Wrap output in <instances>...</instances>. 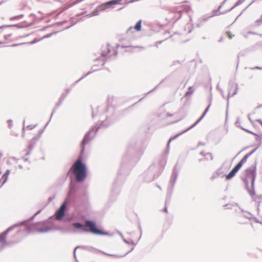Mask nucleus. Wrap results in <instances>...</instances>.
<instances>
[{"label": "nucleus", "instance_id": "f257e3e1", "mask_svg": "<svg viewBox=\"0 0 262 262\" xmlns=\"http://www.w3.org/2000/svg\"><path fill=\"white\" fill-rule=\"evenodd\" d=\"M100 126L92 127L84 136V137L80 143L81 151L79 158L73 165L71 170H73L76 176L77 181L79 182H82L86 178L87 174V169L86 165L82 161L81 158L85 151V146L88 144L95 136Z\"/></svg>", "mask_w": 262, "mask_h": 262}, {"label": "nucleus", "instance_id": "f03ea898", "mask_svg": "<svg viewBox=\"0 0 262 262\" xmlns=\"http://www.w3.org/2000/svg\"><path fill=\"white\" fill-rule=\"evenodd\" d=\"M115 108L112 105H108L106 108L102 106H98L95 109H92V118H95L100 114L99 120L101 126L107 127L114 121L112 116L114 115Z\"/></svg>", "mask_w": 262, "mask_h": 262}, {"label": "nucleus", "instance_id": "7ed1b4c3", "mask_svg": "<svg viewBox=\"0 0 262 262\" xmlns=\"http://www.w3.org/2000/svg\"><path fill=\"white\" fill-rule=\"evenodd\" d=\"M85 225L80 222H77L72 223V227L77 230H82L85 232H91L95 235H105L109 233L100 230L97 226L96 223L90 220H87L85 222Z\"/></svg>", "mask_w": 262, "mask_h": 262}, {"label": "nucleus", "instance_id": "20e7f679", "mask_svg": "<svg viewBox=\"0 0 262 262\" xmlns=\"http://www.w3.org/2000/svg\"><path fill=\"white\" fill-rule=\"evenodd\" d=\"M125 157H123V161L121 164L120 168L118 172V176L116 180L113 183L112 193L114 192L115 194H118L120 192L118 185H121L124 182V177L127 175L130 171V168L124 163Z\"/></svg>", "mask_w": 262, "mask_h": 262}, {"label": "nucleus", "instance_id": "39448f33", "mask_svg": "<svg viewBox=\"0 0 262 262\" xmlns=\"http://www.w3.org/2000/svg\"><path fill=\"white\" fill-rule=\"evenodd\" d=\"M36 216V215H35L34 214L29 219L18 222V223L19 226H24L28 233L32 232L33 230H36L37 232L40 233L48 232L52 230V227L49 226H46L43 227H39L40 225H34V224L35 223H31L30 222L34 220Z\"/></svg>", "mask_w": 262, "mask_h": 262}, {"label": "nucleus", "instance_id": "423d86ee", "mask_svg": "<svg viewBox=\"0 0 262 262\" xmlns=\"http://www.w3.org/2000/svg\"><path fill=\"white\" fill-rule=\"evenodd\" d=\"M248 177L251 180V189L249 188L248 182L247 180H244L245 183L246 188L251 195H255L254 191V182L256 178V168H249L247 169Z\"/></svg>", "mask_w": 262, "mask_h": 262}, {"label": "nucleus", "instance_id": "0eeeda50", "mask_svg": "<svg viewBox=\"0 0 262 262\" xmlns=\"http://www.w3.org/2000/svg\"><path fill=\"white\" fill-rule=\"evenodd\" d=\"M79 189V186L76 181L71 180L70 184V190L68 193L67 197L65 200V202L68 203L74 202L76 198V191Z\"/></svg>", "mask_w": 262, "mask_h": 262}, {"label": "nucleus", "instance_id": "6e6552de", "mask_svg": "<svg viewBox=\"0 0 262 262\" xmlns=\"http://www.w3.org/2000/svg\"><path fill=\"white\" fill-rule=\"evenodd\" d=\"M210 105H211V102H210L209 104L207 107V108L205 109V110L203 112V113L202 115V116L200 117V118L196 121H195L192 125H191L190 127H189L187 129L184 130L182 132H181V133H180L179 134H176L173 137H171V138H170L169 139V140L168 141L167 144V149H166L167 153L169 152V144H170V142H171V141L172 140L176 139L177 138H178L179 136H180L182 134L186 133L188 130H190V129H191L193 127H194L195 125H196L203 119V118L205 117V116L206 115V113L208 111V110H209V108Z\"/></svg>", "mask_w": 262, "mask_h": 262}, {"label": "nucleus", "instance_id": "1a4fd4ad", "mask_svg": "<svg viewBox=\"0 0 262 262\" xmlns=\"http://www.w3.org/2000/svg\"><path fill=\"white\" fill-rule=\"evenodd\" d=\"M158 168L155 165L151 164L148 168L143 173V177L146 182L152 181L155 177H158Z\"/></svg>", "mask_w": 262, "mask_h": 262}, {"label": "nucleus", "instance_id": "9d476101", "mask_svg": "<svg viewBox=\"0 0 262 262\" xmlns=\"http://www.w3.org/2000/svg\"><path fill=\"white\" fill-rule=\"evenodd\" d=\"M178 170L176 167V166H174L172 169V171L171 173L170 179L169 181V184L170 185V186L168 187L167 189V194L168 195V198H167L165 202V204L166 205L167 203L170 201V199L171 197V195L172 194L175 183L177 181V177L178 176Z\"/></svg>", "mask_w": 262, "mask_h": 262}, {"label": "nucleus", "instance_id": "9b49d317", "mask_svg": "<svg viewBox=\"0 0 262 262\" xmlns=\"http://www.w3.org/2000/svg\"><path fill=\"white\" fill-rule=\"evenodd\" d=\"M66 203H67L64 201V202L60 206L59 209L55 212V217L57 220H62L65 215L64 210L66 208Z\"/></svg>", "mask_w": 262, "mask_h": 262}, {"label": "nucleus", "instance_id": "f8f14e48", "mask_svg": "<svg viewBox=\"0 0 262 262\" xmlns=\"http://www.w3.org/2000/svg\"><path fill=\"white\" fill-rule=\"evenodd\" d=\"M121 1L122 0H111L100 5L99 8H100L102 11H104L112 5L120 4Z\"/></svg>", "mask_w": 262, "mask_h": 262}, {"label": "nucleus", "instance_id": "ddd939ff", "mask_svg": "<svg viewBox=\"0 0 262 262\" xmlns=\"http://www.w3.org/2000/svg\"><path fill=\"white\" fill-rule=\"evenodd\" d=\"M20 226L19 224L17 223L13 225L12 226L9 227L7 230H6L4 232H3L2 234V239L3 241H5L6 239V236L11 231H12L15 228Z\"/></svg>", "mask_w": 262, "mask_h": 262}, {"label": "nucleus", "instance_id": "4468645a", "mask_svg": "<svg viewBox=\"0 0 262 262\" xmlns=\"http://www.w3.org/2000/svg\"><path fill=\"white\" fill-rule=\"evenodd\" d=\"M78 249H82L88 251H91L92 249H93L92 247H90L86 246H78L76 247L74 250L73 254L76 262H78L76 255V250Z\"/></svg>", "mask_w": 262, "mask_h": 262}, {"label": "nucleus", "instance_id": "2eb2a0df", "mask_svg": "<svg viewBox=\"0 0 262 262\" xmlns=\"http://www.w3.org/2000/svg\"><path fill=\"white\" fill-rule=\"evenodd\" d=\"M53 219V216L50 217L48 219L45 221L36 222L34 223V225H42L44 227L46 226V224L48 223H51L52 221V220Z\"/></svg>", "mask_w": 262, "mask_h": 262}, {"label": "nucleus", "instance_id": "dca6fc26", "mask_svg": "<svg viewBox=\"0 0 262 262\" xmlns=\"http://www.w3.org/2000/svg\"><path fill=\"white\" fill-rule=\"evenodd\" d=\"M256 148H255L249 153L245 155L240 161L242 162L243 164H244L247 161L248 158L256 151Z\"/></svg>", "mask_w": 262, "mask_h": 262}, {"label": "nucleus", "instance_id": "f3484780", "mask_svg": "<svg viewBox=\"0 0 262 262\" xmlns=\"http://www.w3.org/2000/svg\"><path fill=\"white\" fill-rule=\"evenodd\" d=\"M102 10L100 8L99 5L97 7V8L90 14H88V16L89 17L93 16H96L99 15V12L102 11Z\"/></svg>", "mask_w": 262, "mask_h": 262}, {"label": "nucleus", "instance_id": "a211bd4d", "mask_svg": "<svg viewBox=\"0 0 262 262\" xmlns=\"http://www.w3.org/2000/svg\"><path fill=\"white\" fill-rule=\"evenodd\" d=\"M37 139L38 138L36 137H34L32 139L31 141L28 146V150L32 151L36 144V141L37 140Z\"/></svg>", "mask_w": 262, "mask_h": 262}, {"label": "nucleus", "instance_id": "6ab92c4d", "mask_svg": "<svg viewBox=\"0 0 262 262\" xmlns=\"http://www.w3.org/2000/svg\"><path fill=\"white\" fill-rule=\"evenodd\" d=\"M108 45L107 46H105L103 48V50H102V52L101 53V55L102 57H105L108 53H110L111 50L108 47Z\"/></svg>", "mask_w": 262, "mask_h": 262}, {"label": "nucleus", "instance_id": "aec40b11", "mask_svg": "<svg viewBox=\"0 0 262 262\" xmlns=\"http://www.w3.org/2000/svg\"><path fill=\"white\" fill-rule=\"evenodd\" d=\"M134 247L132 248L128 252H126L124 255H115V254H110L106 253L105 252H103V253L104 254H105V255H109V256H113L114 257L118 258H121V257H123L125 256V255L128 254L129 253H130L131 251H132L134 250Z\"/></svg>", "mask_w": 262, "mask_h": 262}, {"label": "nucleus", "instance_id": "412c9836", "mask_svg": "<svg viewBox=\"0 0 262 262\" xmlns=\"http://www.w3.org/2000/svg\"><path fill=\"white\" fill-rule=\"evenodd\" d=\"M235 90L234 91V92L231 94V90H229V93H228V98H227V102H228L229 101V98L230 97H232L234 95H235L237 92V90H238V85L237 84L235 83ZM228 106V102H227V106Z\"/></svg>", "mask_w": 262, "mask_h": 262}, {"label": "nucleus", "instance_id": "4be33fe9", "mask_svg": "<svg viewBox=\"0 0 262 262\" xmlns=\"http://www.w3.org/2000/svg\"><path fill=\"white\" fill-rule=\"evenodd\" d=\"M237 173L235 171L232 169L228 174L226 176V179L227 180H230L232 179Z\"/></svg>", "mask_w": 262, "mask_h": 262}, {"label": "nucleus", "instance_id": "5701e85b", "mask_svg": "<svg viewBox=\"0 0 262 262\" xmlns=\"http://www.w3.org/2000/svg\"><path fill=\"white\" fill-rule=\"evenodd\" d=\"M237 173L235 171L232 169L228 174L226 176V179L227 180H230L232 179Z\"/></svg>", "mask_w": 262, "mask_h": 262}, {"label": "nucleus", "instance_id": "b1692460", "mask_svg": "<svg viewBox=\"0 0 262 262\" xmlns=\"http://www.w3.org/2000/svg\"><path fill=\"white\" fill-rule=\"evenodd\" d=\"M141 24L142 20L140 19L137 21L134 28L138 31H140L142 27Z\"/></svg>", "mask_w": 262, "mask_h": 262}, {"label": "nucleus", "instance_id": "393cba45", "mask_svg": "<svg viewBox=\"0 0 262 262\" xmlns=\"http://www.w3.org/2000/svg\"><path fill=\"white\" fill-rule=\"evenodd\" d=\"M163 81H164V80H163L162 81H161V82H160L158 85H157V86H155V88H154L152 90H151V91H149L148 92H147V93H146V94H144V97H143V98H141V99H140L139 100L138 102H140V101H141L144 99V98L145 97H146V96L148 94H149V93H151L152 92L154 91L155 90H156L158 88L159 85L161 83H162Z\"/></svg>", "mask_w": 262, "mask_h": 262}, {"label": "nucleus", "instance_id": "a878e982", "mask_svg": "<svg viewBox=\"0 0 262 262\" xmlns=\"http://www.w3.org/2000/svg\"><path fill=\"white\" fill-rule=\"evenodd\" d=\"M119 234H120V236H121L122 239L123 240L124 242L126 244H128V245L129 244L133 245L134 246H135L136 245V244H135L134 241H132L131 242H129L128 241L125 239L123 234L121 233H120Z\"/></svg>", "mask_w": 262, "mask_h": 262}, {"label": "nucleus", "instance_id": "bb28decb", "mask_svg": "<svg viewBox=\"0 0 262 262\" xmlns=\"http://www.w3.org/2000/svg\"><path fill=\"white\" fill-rule=\"evenodd\" d=\"M245 2V0H238L237 2L234 4V5L231 8L230 10H229L228 11H230L236 7L237 6L241 5L242 3H243Z\"/></svg>", "mask_w": 262, "mask_h": 262}, {"label": "nucleus", "instance_id": "cd10ccee", "mask_svg": "<svg viewBox=\"0 0 262 262\" xmlns=\"http://www.w3.org/2000/svg\"><path fill=\"white\" fill-rule=\"evenodd\" d=\"M245 2V0H238L237 2L234 4V5L231 8L230 10H229L228 11H230L236 7L237 6L241 5L242 3H243Z\"/></svg>", "mask_w": 262, "mask_h": 262}, {"label": "nucleus", "instance_id": "c85d7f7f", "mask_svg": "<svg viewBox=\"0 0 262 262\" xmlns=\"http://www.w3.org/2000/svg\"><path fill=\"white\" fill-rule=\"evenodd\" d=\"M245 2V0H238L237 2L234 4V5L231 8L230 10H229L228 11H230L236 7L237 6L241 5L242 3H243Z\"/></svg>", "mask_w": 262, "mask_h": 262}, {"label": "nucleus", "instance_id": "c756f323", "mask_svg": "<svg viewBox=\"0 0 262 262\" xmlns=\"http://www.w3.org/2000/svg\"><path fill=\"white\" fill-rule=\"evenodd\" d=\"M194 89L192 86L188 88V91L185 93V96H187L189 95L192 94L193 93Z\"/></svg>", "mask_w": 262, "mask_h": 262}, {"label": "nucleus", "instance_id": "7c9ffc66", "mask_svg": "<svg viewBox=\"0 0 262 262\" xmlns=\"http://www.w3.org/2000/svg\"><path fill=\"white\" fill-rule=\"evenodd\" d=\"M8 178L5 177V176H2V177L1 181V184L3 186L7 181Z\"/></svg>", "mask_w": 262, "mask_h": 262}, {"label": "nucleus", "instance_id": "2f4dec72", "mask_svg": "<svg viewBox=\"0 0 262 262\" xmlns=\"http://www.w3.org/2000/svg\"><path fill=\"white\" fill-rule=\"evenodd\" d=\"M7 245V243L6 241L2 242L0 245V251H2L4 249V248Z\"/></svg>", "mask_w": 262, "mask_h": 262}, {"label": "nucleus", "instance_id": "473e14b6", "mask_svg": "<svg viewBox=\"0 0 262 262\" xmlns=\"http://www.w3.org/2000/svg\"><path fill=\"white\" fill-rule=\"evenodd\" d=\"M220 170H221V169H217V170L216 171L215 173H214V174L212 175V179L215 178H216L218 176H219Z\"/></svg>", "mask_w": 262, "mask_h": 262}, {"label": "nucleus", "instance_id": "72a5a7b5", "mask_svg": "<svg viewBox=\"0 0 262 262\" xmlns=\"http://www.w3.org/2000/svg\"><path fill=\"white\" fill-rule=\"evenodd\" d=\"M17 25H3L0 27V30L7 27H17Z\"/></svg>", "mask_w": 262, "mask_h": 262}, {"label": "nucleus", "instance_id": "f704fd0d", "mask_svg": "<svg viewBox=\"0 0 262 262\" xmlns=\"http://www.w3.org/2000/svg\"><path fill=\"white\" fill-rule=\"evenodd\" d=\"M121 47L123 48H128V47H131V46L130 45V43H122Z\"/></svg>", "mask_w": 262, "mask_h": 262}, {"label": "nucleus", "instance_id": "c9c22d12", "mask_svg": "<svg viewBox=\"0 0 262 262\" xmlns=\"http://www.w3.org/2000/svg\"><path fill=\"white\" fill-rule=\"evenodd\" d=\"M10 173V170L9 169H7L5 172L3 174V176H5L6 178H8V176Z\"/></svg>", "mask_w": 262, "mask_h": 262}, {"label": "nucleus", "instance_id": "e433bc0d", "mask_svg": "<svg viewBox=\"0 0 262 262\" xmlns=\"http://www.w3.org/2000/svg\"><path fill=\"white\" fill-rule=\"evenodd\" d=\"M7 122L8 123V127L9 128H11L12 126V125H13V121L11 119H9L7 121Z\"/></svg>", "mask_w": 262, "mask_h": 262}, {"label": "nucleus", "instance_id": "4c0bfd02", "mask_svg": "<svg viewBox=\"0 0 262 262\" xmlns=\"http://www.w3.org/2000/svg\"><path fill=\"white\" fill-rule=\"evenodd\" d=\"M249 69L251 70H262V67L256 66V67H253V68H249Z\"/></svg>", "mask_w": 262, "mask_h": 262}, {"label": "nucleus", "instance_id": "58836bf2", "mask_svg": "<svg viewBox=\"0 0 262 262\" xmlns=\"http://www.w3.org/2000/svg\"><path fill=\"white\" fill-rule=\"evenodd\" d=\"M54 34V33H51L49 34H48L46 35L45 36H43L42 38H40V39H42L43 38H49L52 36V35Z\"/></svg>", "mask_w": 262, "mask_h": 262}, {"label": "nucleus", "instance_id": "ea45409f", "mask_svg": "<svg viewBox=\"0 0 262 262\" xmlns=\"http://www.w3.org/2000/svg\"><path fill=\"white\" fill-rule=\"evenodd\" d=\"M67 95L64 94V93H63L61 96H60V97L59 98V99L62 101H63V100H64V99L66 98V97H67Z\"/></svg>", "mask_w": 262, "mask_h": 262}, {"label": "nucleus", "instance_id": "a19ab883", "mask_svg": "<svg viewBox=\"0 0 262 262\" xmlns=\"http://www.w3.org/2000/svg\"><path fill=\"white\" fill-rule=\"evenodd\" d=\"M244 164L241 162V161H239L236 165L235 166L238 168V169L239 170L240 168L242 167L243 165Z\"/></svg>", "mask_w": 262, "mask_h": 262}, {"label": "nucleus", "instance_id": "79ce46f5", "mask_svg": "<svg viewBox=\"0 0 262 262\" xmlns=\"http://www.w3.org/2000/svg\"><path fill=\"white\" fill-rule=\"evenodd\" d=\"M63 101H61L59 99V101L58 102L56 103V108H57V107H58L62 103Z\"/></svg>", "mask_w": 262, "mask_h": 262}, {"label": "nucleus", "instance_id": "37998d69", "mask_svg": "<svg viewBox=\"0 0 262 262\" xmlns=\"http://www.w3.org/2000/svg\"><path fill=\"white\" fill-rule=\"evenodd\" d=\"M80 80L78 79V80L75 81L72 84H71V88H73L75 86L76 84H77Z\"/></svg>", "mask_w": 262, "mask_h": 262}, {"label": "nucleus", "instance_id": "c03bdc74", "mask_svg": "<svg viewBox=\"0 0 262 262\" xmlns=\"http://www.w3.org/2000/svg\"><path fill=\"white\" fill-rule=\"evenodd\" d=\"M67 22V20H63V21H60V22H58L56 24V25L57 26H60V25H63V24H64L65 23Z\"/></svg>", "mask_w": 262, "mask_h": 262}, {"label": "nucleus", "instance_id": "a18cd8bd", "mask_svg": "<svg viewBox=\"0 0 262 262\" xmlns=\"http://www.w3.org/2000/svg\"><path fill=\"white\" fill-rule=\"evenodd\" d=\"M40 40H41L40 39H37V38H35L33 41L30 42L29 43L33 44V43H35L38 42V41H39Z\"/></svg>", "mask_w": 262, "mask_h": 262}, {"label": "nucleus", "instance_id": "49530a36", "mask_svg": "<svg viewBox=\"0 0 262 262\" xmlns=\"http://www.w3.org/2000/svg\"><path fill=\"white\" fill-rule=\"evenodd\" d=\"M222 6H222V5H221L219 7V8H218V10H216L214 11V15H219V14H217L218 10H220V9L221 8V7H222Z\"/></svg>", "mask_w": 262, "mask_h": 262}, {"label": "nucleus", "instance_id": "de8ad7c7", "mask_svg": "<svg viewBox=\"0 0 262 262\" xmlns=\"http://www.w3.org/2000/svg\"><path fill=\"white\" fill-rule=\"evenodd\" d=\"M205 155H206V156H209L210 157V160H213V156H212V155L211 154V153H210V152H207V153H205Z\"/></svg>", "mask_w": 262, "mask_h": 262}, {"label": "nucleus", "instance_id": "09e8293b", "mask_svg": "<svg viewBox=\"0 0 262 262\" xmlns=\"http://www.w3.org/2000/svg\"><path fill=\"white\" fill-rule=\"evenodd\" d=\"M36 126V125H28L27 126V128H29L30 129H32L33 128H34V127H35V126Z\"/></svg>", "mask_w": 262, "mask_h": 262}, {"label": "nucleus", "instance_id": "8fccbe9b", "mask_svg": "<svg viewBox=\"0 0 262 262\" xmlns=\"http://www.w3.org/2000/svg\"><path fill=\"white\" fill-rule=\"evenodd\" d=\"M72 88H71V87L70 88H67L66 90V93H65L66 94L68 95L70 92V91H71V89Z\"/></svg>", "mask_w": 262, "mask_h": 262}, {"label": "nucleus", "instance_id": "3c124183", "mask_svg": "<svg viewBox=\"0 0 262 262\" xmlns=\"http://www.w3.org/2000/svg\"><path fill=\"white\" fill-rule=\"evenodd\" d=\"M11 36V34H8L4 36V38L5 40H8L10 36Z\"/></svg>", "mask_w": 262, "mask_h": 262}, {"label": "nucleus", "instance_id": "603ef678", "mask_svg": "<svg viewBox=\"0 0 262 262\" xmlns=\"http://www.w3.org/2000/svg\"><path fill=\"white\" fill-rule=\"evenodd\" d=\"M23 16V14H21V15H17V16H15L13 17H12L11 19H15V18H19V17H21Z\"/></svg>", "mask_w": 262, "mask_h": 262}, {"label": "nucleus", "instance_id": "864d4df0", "mask_svg": "<svg viewBox=\"0 0 262 262\" xmlns=\"http://www.w3.org/2000/svg\"><path fill=\"white\" fill-rule=\"evenodd\" d=\"M55 197V195H54L53 196L49 197L48 199V201L49 202H51Z\"/></svg>", "mask_w": 262, "mask_h": 262}, {"label": "nucleus", "instance_id": "5fc2aeb1", "mask_svg": "<svg viewBox=\"0 0 262 262\" xmlns=\"http://www.w3.org/2000/svg\"><path fill=\"white\" fill-rule=\"evenodd\" d=\"M241 128H242V129L244 130H246V132H247L248 133H251V134H254V133H253L252 132L250 131L249 130H248V129H245V128H243V127H241ZM254 135H255V134H254Z\"/></svg>", "mask_w": 262, "mask_h": 262}, {"label": "nucleus", "instance_id": "6e6d98bb", "mask_svg": "<svg viewBox=\"0 0 262 262\" xmlns=\"http://www.w3.org/2000/svg\"><path fill=\"white\" fill-rule=\"evenodd\" d=\"M239 118H237V119H236V121H235V125H236L237 126H238V124H239Z\"/></svg>", "mask_w": 262, "mask_h": 262}, {"label": "nucleus", "instance_id": "4d7b16f0", "mask_svg": "<svg viewBox=\"0 0 262 262\" xmlns=\"http://www.w3.org/2000/svg\"><path fill=\"white\" fill-rule=\"evenodd\" d=\"M261 21H262V15L261 16L260 19L257 20L255 23L257 24H259Z\"/></svg>", "mask_w": 262, "mask_h": 262}, {"label": "nucleus", "instance_id": "13d9d810", "mask_svg": "<svg viewBox=\"0 0 262 262\" xmlns=\"http://www.w3.org/2000/svg\"><path fill=\"white\" fill-rule=\"evenodd\" d=\"M42 211V209H40L38 211H37L35 213V215H38L39 213H40V212H41Z\"/></svg>", "mask_w": 262, "mask_h": 262}, {"label": "nucleus", "instance_id": "bf43d9fd", "mask_svg": "<svg viewBox=\"0 0 262 262\" xmlns=\"http://www.w3.org/2000/svg\"><path fill=\"white\" fill-rule=\"evenodd\" d=\"M228 36L229 39H231L234 36V35H231L230 33H228Z\"/></svg>", "mask_w": 262, "mask_h": 262}, {"label": "nucleus", "instance_id": "052dcab7", "mask_svg": "<svg viewBox=\"0 0 262 262\" xmlns=\"http://www.w3.org/2000/svg\"><path fill=\"white\" fill-rule=\"evenodd\" d=\"M248 34H253V35H256L257 33L255 32H253V31H249L248 32Z\"/></svg>", "mask_w": 262, "mask_h": 262}, {"label": "nucleus", "instance_id": "680f3d73", "mask_svg": "<svg viewBox=\"0 0 262 262\" xmlns=\"http://www.w3.org/2000/svg\"><path fill=\"white\" fill-rule=\"evenodd\" d=\"M233 170L237 172V171L239 170L238 168H237L235 166L232 169Z\"/></svg>", "mask_w": 262, "mask_h": 262}, {"label": "nucleus", "instance_id": "e2e57ef3", "mask_svg": "<svg viewBox=\"0 0 262 262\" xmlns=\"http://www.w3.org/2000/svg\"><path fill=\"white\" fill-rule=\"evenodd\" d=\"M162 42H163V40L158 41L156 42V46L157 47H158V45L161 44Z\"/></svg>", "mask_w": 262, "mask_h": 262}, {"label": "nucleus", "instance_id": "0e129e2a", "mask_svg": "<svg viewBox=\"0 0 262 262\" xmlns=\"http://www.w3.org/2000/svg\"><path fill=\"white\" fill-rule=\"evenodd\" d=\"M11 159H12V160H14L16 162H17L18 160V159H17L16 158L14 157H12L11 158Z\"/></svg>", "mask_w": 262, "mask_h": 262}, {"label": "nucleus", "instance_id": "69168bd1", "mask_svg": "<svg viewBox=\"0 0 262 262\" xmlns=\"http://www.w3.org/2000/svg\"><path fill=\"white\" fill-rule=\"evenodd\" d=\"M205 143H204V142H200L198 144L199 145H202V146H204L205 145Z\"/></svg>", "mask_w": 262, "mask_h": 262}, {"label": "nucleus", "instance_id": "338daca9", "mask_svg": "<svg viewBox=\"0 0 262 262\" xmlns=\"http://www.w3.org/2000/svg\"><path fill=\"white\" fill-rule=\"evenodd\" d=\"M31 152V151H30V150H28V151L26 154V156H27L30 155Z\"/></svg>", "mask_w": 262, "mask_h": 262}, {"label": "nucleus", "instance_id": "774afa93", "mask_svg": "<svg viewBox=\"0 0 262 262\" xmlns=\"http://www.w3.org/2000/svg\"><path fill=\"white\" fill-rule=\"evenodd\" d=\"M200 155L203 157H206L205 153L204 151H201Z\"/></svg>", "mask_w": 262, "mask_h": 262}]
</instances>
